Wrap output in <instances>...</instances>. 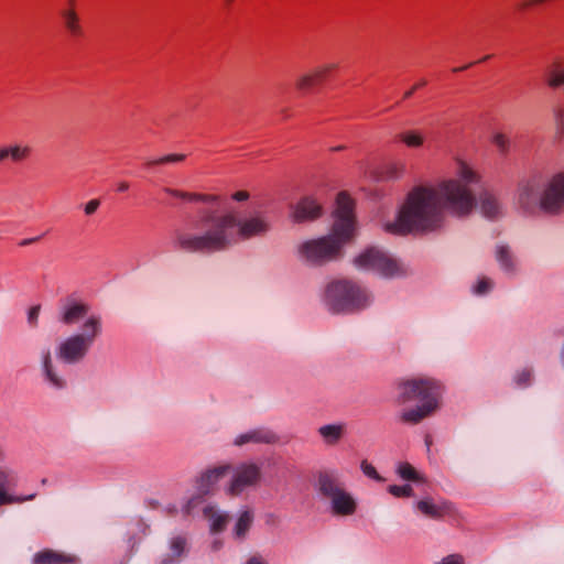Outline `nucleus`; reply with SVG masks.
Segmentation results:
<instances>
[{"label":"nucleus","mask_w":564,"mask_h":564,"mask_svg":"<svg viewBox=\"0 0 564 564\" xmlns=\"http://www.w3.org/2000/svg\"><path fill=\"white\" fill-rule=\"evenodd\" d=\"M481 180L478 170L457 159L454 177L442 178L434 185L414 186L408 193L397 219L383 225L384 230L393 235L435 230L443 224L445 210L457 217L468 216L477 206L473 186L479 185ZM478 204L481 215L488 219L503 215L502 204L491 191H482Z\"/></svg>","instance_id":"f257e3e1"},{"label":"nucleus","mask_w":564,"mask_h":564,"mask_svg":"<svg viewBox=\"0 0 564 564\" xmlns=\"http://www.w3.org/2000/svg\"><path fill=\"white\" fill-rule=\"evenodd\" d=\"M164 192L188 203H203L197 208L191 224L204 231L193 232L188 228H178L173 235L174 248L188 253H213L226 250L242 239L262 235L269 224L261 216L241 220L232 209H220L221 196L196 192H186L166 187Z\"/></svg>","instance_id":"f03ea898"},{"label":"nucleus","mask_w":564,"mask_h":564,"mask_svg":"<svg viewBox=\"0 0 564 564\" xmlns=\"http://www.w3.org/2000/svg\"><path fill=\"white\" fill-rule=\"evenodd\" d=\"M334 224L328 236L307 240L299 246L300 258L314 265L338 259L341 248L356 231L355 202L346 192L337 195Z\"/></svg>","instance_id":"7ed1b4c3"},{"label":"nucleus","mask_w":564,"mask_h":564,"mask_svg":"<svg viewBox=\"0 0 564 564\" xmlns=\"http://www.w3.org/2000/svg\"><path fill=\"white\" fill-rule=\"evenodd\" d=\"M517 204L527 214H561L564 210V172L553 174L545 182L536 176L521 182Z\"/></svg>","instance_id":"20e7f679"},{"label":"nucleus","mask_w":564,"mask_h":564,"mask_svg":"<svg viewBox=\"0 0 564 564\" xmlns=\"http://www.w3.org/2000/svg\"><path fill=\"white\" fill-rule=\"evenodd\" d=\"M397 402L405 404L419 401L420 405L402 411L400 419L408 424H417L432 415L440 406L442 395L441 384L431 378H413L397 386Z\"/></svg>","instance_id":"39448f33"},{"label":"nucleus","mask_w":564,"mask_h":564,"mask_svg":"<svg viewBox=\"0 0 564 564\" xmlns=\"http://www.w3.org/2000/svg\"><path fill=\"white\" fill-rule=\"evenodd\" d=\"M326 303L334 313L351 312L369 304L368 293L349 281H336L326 289Z\"/></svg>","instance_id":"423d86ee"},{"label":"nucleus","mask_w":564,"mask_h":564,"mask_svg":"<svg viewBox=\"0 0 564 564\" xmlns=\"http://www.w3.org/2000/svg\"><path fill=\"white\" fill-rule=\"evenodd\" d=\"M100 333L101 318L96 315L89 316L83 325L82 334L73 335L59 345L58 358L67 364H75L82 360Z\"/></svg>","instance_id":"0eeeda50"},{"label":"nucleus","mask_w":564,"mask_h":564,"mask_svg":"<svg viewBox=\"0 0 564 564\" xmlns=\"http://www.w3.org/2000/svg\"><path fill=\"white\" fill-rule=\"evenodd\" d=\"M354 263L357 268L373 270L384 276H393L400 271L399 263L377 248L367 249L355 258Z\"/></svg>","instance_id":"6e6552de"},{"label":"nucleus","mask_w":564,"mask_h":564,"mask_svg":"<svg viewBox=\"0 0 564 564\" xmlns=\"http://www.w3.org/2000/svg\"><path fill=\"white\" fill-rule=\"evenodd\" d=\"M231 467L229 465H223L215 467L213 469L207 470L197 480H196V490L197 496L192 497L186 506L184 507V512L186 514H189L191 511L200 503V499L213 492L216 488V485L219 482L220 479H223L229 471Z\"/></svg>","instance_id":"1a4fd4ad"},{"label":"nucleus","mask_w":564,"mask_h":564,"mask_svg":"<svg viewBox=\"0 0 564 564\" xmlns=\"http://www.w3.org/2000/svg\"><path fill=\"white\" fill-rule=\"evenodd\" d=\"M260 478V469L254 464H243L239 466L228 487V494L237 496L241 494L247 487L257 484Z\"/></svg>","instance_id":"9d476101"},{"label":"nucleus","mask_w":564,"mask_h":564,"mask_svg":"<svg viewBox=\"0 0 564 564\" xmlns=\"http://www.w3.org/2000/svg\"><path fill=\"white\" fill-rule=\"evenodd\" d=\"M416 509L422 514L431 519H443L445 517H454L456 514L455 506L445 499L437 501L432 498H425L416 502Z\"/></svg>","instance_id":"9b49d317"},{"label":"nucleus","mask_w":564,"mask_h":564,"mask_svg":"<svg viewBox=\"0 0 564 564\" xmlns=\"http://www.w3.org/2000/svg\"><path fill=\"white\" fill-rule=\"evenodd\" d=\"M323 207L313 196L302 197L292 207V219L295 223L313 221L322 215Z\"/></svg>","instance_id":"f8f14e48"},{"label":"nucleus","mask_w":564,"mask_h":564,"mask_svg":"<svg viewBox=\"0 0 564 564\" xmlns=\"http://www.w3.org/2000/svg\"><path fill=\"white\" fill-rule=\"evenodd\" d=\"M32 149L26 144L12 143L0 147V164L8 161L21 163L31 156Z\"/></svg>","instance_id":"ddd939ff"},{"label":"nucleus","mask_w":564,"mask_h":564,"mask_svg":"<svg viewBox=\"0 0 564 564\" xmlns=\"http://www.w3.org/2000/svg\"><path fill=\"white\" fill-rule=\"evenodd\" d=\"M59 14L63 26L70 37L80 39L84 36L85 31L82 24V19L76 10L62 9Z\"/></svg>","instance_id":"4468645a"},{"label":"nucleus","mask_w":564,"mask_h":564,"mask_svg":"<svg viewBox=\"0 0 564 564\" xmlns=\"http://www.w3.org/2000/svg\"><path fill=\"white\" fill-rule=\"evenodd\" d=\"M88 311L89 306L86 303L69 300L62 308L61 322L66 325L74 324L82 319Z\"/></svg>","instance_id":"2eb2a0df"},{"label":"nucleus","mask_w":564,"mask_h":564,"mask_svg":"<svg viewBox=\"0 0 564 564\" xmlns=\"http://www.w3.org/2000/svg\"><path fill=\"white\" fill-rule=\"evenodd\" d=\"M78 557L53 550H44L34 555L33 564H78Z\"/></svg>","instance_id":"dca6fc26"},{"label":"nucleus","mask_w":564,"mask_h":564,"mask_svg":"<svg viewBox=\"0 0 564 564\" xmlns=\"http://www.w3.org/2000/svg\"><path fill=\"white\" fill-rule=\"evenodd\" d=\"M332 508L335 514L350 516L356 511L355 499L344 489L330 498Z\"/></svg>","instance_id":"f3484780"},{"label":"nucleus","mask_w":564,"mask_h":564,"mask_svg":"<svg viewBox=\"0 0 564 564\" xmlns=\"http://www.w3.org/2000/svg\"><path fill=\"white\" fill-rule=\"evenodd\" d=\"M14 486V477L10 473L0 471V506L8 503H20L26 500H32L33 495L28 497H14L7 494V489Z\"/></svg>","instance_id":"a211bd4d"},{"label":"nucleus","mask_w":564,"mask_h":564,"mask_svg":"<svg viewBox=\"0 0 564 564\" xmlns=\"http://www.w3.org/2000/svg\"><path fill=\"white\" fill-rule=\"evenodd\" d=\"M318 487L319 491L328 498L334 497L337 492L343 490L337 476L334 473L327 470L319 473Z\"/></svg>","instance_id":"6ab92c4d"},{"label":"nucleus","mask_w":564,"mask_h":564,"mask_svg":"<svg viewBox=\"0 0 564 564\" xmlns=\"http://www.w3.org/2000/svg\"><path fill=\"white\" fill-rule=\"evenodd\" d=\"M276 440H278V437L273 432H271L269 430L261 429V430H254V431H250L248 433L239 435L236 438L235 444L243 445L249 442L270 444V443L276 442Z\"/></svg>","instance_id":"aec40b11"},{"label":"nucleus","mask_w":564,"mask_h":564,"mask_svg":"<svg viewBox=\"0 0 564 564\" xmlns=\"http://www.w3.org/2000/svg\"><path fill=\"white\" fill-rule=\"evenodd\" d=\"M321 85L318 78L316 77L314 70L312 69L308 73L301 75L295 82V89L302 94L311 93L315 87Z\"/></svg>","instance_id":"412c9836"},{"label":"nucleus","mask_w":564,"mask_h":564,"mask_svg":"<svg viewBox=\"0 0 564 564\" xmlns=\"http://www.w3.org/2000/svg\"><path fill=\"white\" fill-rule=\"evenodd\" d=\"M405 172V164L402 162H389L380 169L379 177L384 181L400 178Z\"/></svg>","instance_id":"4be33fe9"},{"label":"nucleus","mask_w":564,"mask_h":564,"mask_svg":"<svg viewBox=\"0 0 564 564\" xmlns=\"http://www.w3.org/2000/svg\"><path fill=\"white\" fill-rule=\"evenodd\" d=\"M496 257L502 270L506 272H513L516 264L513 257L507 246H498Z\"/></svg>","instance_id":"5701e85b"},{"label":"nucleus","mask_w":564,"mask_h":564,"mask_svg":"<svg viewBox=\"0 0 564 564\" xmlns=\"http://www.w3.org/2000/svg\"><path fill=\"white\" fill-rule=\"evenodd\" d=\"M205 517L212 519V531L214 533L220 532L225 529L228 522V514H217L216 510L212 507H206L204 509Z\"/></svg>","instance_id":"b1692460"},{"label":"nucleus","mask_w":564,"mask_h":564,"mask_svg":"<svg viewBox=\"0 0 564 564\" xmlns=\"http://www.w3.org/2000/svg\"><path fill=\"white\" fill-rule=\"evenodd\" d=\"M343 425H324L319 427V434L324 438V441L328 444L337 443L343 435Z\"/></svg>","instance_id":"393cba45"},{"label":"nucleus","mask_w":564,"mask_h":564,"mask_svg":"<svg viewBox=\"0 0 564 564\" xmlns=\"http://www.w3.org/2000/svg\"><path fill=\"white\" fill-rule=\"evenodd\" d=\"M43 367L46 379L56 388H63L65 382L63 379L56 376L53 371L52 362H51V354L50 351H45L43 355Z\"/></svg>","instance_id":"a878e982"},{"label":"nucleus","mask_w":564,"mask_h":564,"mask_svg":"<svg viewBox=\"0 0 564 564\" xmlns=\"http://www.w3.org/2000/svg\"><path fill=\"white\" fill-rule=\"evenodd\" d=\"M252 521H253V514L251 511L249 510H245L237 523H236V528H235V534L236 536L238 538H243L245 534L248 532V530L250 529L251 524H252Z\"/></svg>","instance_id":"bb28decb"},{"label":"nucleus","mask_w":564,"mask_h":564,"mask_svg":"<svg viewBox=\"0 0 564 564\" xmlns=\"http://www.w3.org/2000/svg\"><path fill=\"white\" fill-rule=\"evenodd\" d=\"M398 138L409 148H419L424 143V137L413 130L401 132Z\"/></svg>","instance_id":"cd10ccee"},{"label":"nucleus","mask_w":564,"mask_h":564,"mask_svg":"<svg viewBox=\"0 0 564 564\" xmlns=\"http://www.w3.org/2000/svg\"><path fill=\"white\" fill-rule=\"evenodd\" d=\"M338 68V63L329 62L313 68L319 83L323 84Z\"/></svg>","instance_id":"c85d7f7f"},{"label":"nucleus","mask_w":564,"mask_h":564,"mask_svg":"<svg viewBox=\"0 0 564 564\" xmlns=\"http://www.w3.org/2000/svg\"><path fill=\"white\" fill-rule=\"evenodd\" d=\"M398 474L405 480L420 481L421 478L415 468L409 463H402L398 467Z\"/></svg>","instance_id":"c756f323"},{"label":"nucleus","mask_w":564,"mask_h":564,"mask_svg":"<svg viewBox=\"0 0 564 564\" xmlns=\"http://www.w3.org/2000/svg\"><path fill=\"white\" fill-rule=\"evenodd\" d=\"M185 546H186V540L183 536H175L171 541V551L173 552V554L176 558L180 557L184 553Z\"/></svg>","instance_id":"7c9ffc66"},{"label":"nucleus","mask_w":564,"mask_h":564,"mask_svg":"<svg viewBox=\"0 0 564 564\" xmlns=\"http://www.w3.org/2000/svg\"><path fill=\"white\" fill-rule=\"evenodd\" d=\"M492 142L501 153H507L509 150V139L503 133H496L492 137Z\"/></svg>","instance_id":"2f4dec72"},{"label":"nucleus","mask_w":564,"mask_h":564,"mask_svg":"<svg viewBox=\"0 0 564 564\" xmlns=\"http://www.w3.org/2000/svg\"><path fill=\"white\" fill-rule=\"evenodd\" d=\"M389 492L395 497H410L413 492V489L410 485H403V486L392 485V486H389Z\"/></svg>","instance_id":"473e14b6"},{"label":"nucleus","mask_w":564,"mask_h":564,"mask_svg":"<svg viewBox=\"0 0 564 564\" xmlns=\"http://www.w3.org/2000/svg\"><path fill=\"white\" fill-rule=\"evenodd\" d=\"M185 154H167V155H164L153 162H151L150 164H167V163H176V162H182L185 160Z\"/></svg>","instance_id":"72a5a7b5"},{"label":"nucleus","mask_w":564,"mask_h":564,"mask_svg":"<svg viewBox=\"0 0 564 564\" xmlns=\"http://www.w3.org/2000/svg\"><path fill=\"white\" fill-rule=\"evenodd\" d=\"M492 286V281L488 278H481L474 288V293L482 295L487 293Z\"/></svg>","instance_id":"f704fd0d"},{"label":"nucleus","mask_w":564,"mask_h":564,"mask_svg":"<svg viewBox=\"0 0 564 564\" xmlns=\"http://www.w3.org/2000/svg\"><path fill=\"white\" fill-rule=\"evenodd\" d=\"M532 379V371L529 369H523L520 373L516 377V382L520 387L528 386L531 382Z\"/></svg>","instance_id":"c9c22d12"},{"label":"nucleus","mask_w":564,"mask_h":564,"mask_svg":"<svg viewBox=\"0 0 564 564\" xmlns=\"http://www.w3.org/2000/svg\"><path fill=\"white\" fill-rule=\"evenodd\" d=\"M361 469L364 474L375 480H381V477L378 475L376 468L369 464L367 460L361 463Z\"/></svg>","instance_id":"e433bc0d"},{"label":"nucleus","mask_w":564,"mask_h":564,"mask_svg":"<svg viewBox=\"0 0 564 564\" xmlns=\"http://www.w3.org/2000/svg\"><path fill=\"white\" fill-rule=\"evenodd\" d=\"M436 564H464V557L460 554H449Z\"/></svg>","instance_id":"4c0bfd02"},{"label":"nucleus","mask_w":564,"mask_h":564,"mask_svg":"<svg viewBox=\"0 0 564 564\" xmlns=\"http://www.w3.org/2000/svg\"><path fill=\"white\" fill-rule=\"evenodd\" d=\"M41 306L34 305L29 310L28 313V321L31 325L35 326L37 323L39 314H40Z\"/></svg>","instance_id":"58836bf2"},{"label":"nucleus","mask_w":564,"mask_h":564,"mask_svg":"<svg viewBox=\"0 0 564 564\" xmlns=\"http://www.w3.org/2000/svg\"><path fill=\"white\" fill-rule=\"evenodd\" d=\"M100 203L98 199H91L85 205V214L93 215L99 207Z\"/></svg>","instance_id":"ea45409f"},{"label":"nucleus","mask_w":564,"mask_h":564,"mask_svg":"<svg viewBox=\"0 0 564 564\" xmlns=\"http://www.w3.org/2000/svg\"><path fill=\"white\" fill-rule=\"evenodd\" d=\"M231 198L237 202H243L249 198V193L247 191H238L232 194Z\"/></svg>","instance_id":"a19ab883"},{"label":"nucleus","mask_w":564,"mask_h":564,"mask_svg":"<svg viewBox=\"0 0 564 564\" xmlns=\"http://www.w3.org/2000/svg\"><path fill=\"white\" fill-rule=\"evenodd\" d=\"M557 127L564 133V111L560 110L556 115Z\"/></svg>","instance_id":"79ce46f5"},{"label":"nucleus","mask_w":564,"mask_h":564,"mask_svg":"<svg viewBox=\"0 0 564 564\" xmlns=\"http://www.w3.org/2000/svg\"><path fill=\"white\" fill-rule=\"evenodd\" d=\"M129 189V183L127 182H120L117 186L118 192H126Z\"/></svg>","instance_id":"37998d69"},{"label":"nucleus","mask_w":564,"mask_h":564,"mask_svg":"<svg viewBox=\"0 0 564 564\" xmlns=\"http://www.w3.org/2000/svg\"><path fill=\"white\" fill-rule=\"evenodd\" d=\"M247 564H265L261 557L253 556L251 557Z\"/></svg>","instance_id":"c03bdc74"},{"label":"nucleus","mask_w":564,"mask_h":564,"mask_svg":"<svg viewBox=\"0 0 564 564\" xmlns=\"http://www.w3.org/2000/svg\"><path fill=\"white\" fill-rule=\"evenodd\" d=\"M77 0H67V7L65 9L76 10Z\"/></svg>","instance_id":"a18cd8bd"},{"label":"nucleus","mask_w":564,"mask_h":564,"mask_svg":"<svg viewBox=\"0 0 564 564\" xmlns=\"http://www.w3.org/2000/svg\"><path fill=\"white\" fill-rule=\"evenodd\" d=\"M416 91V87H412L411 89H409L408 91L404 93V96L403 98L404 99H409L410 97H412V95Z\"/></svg>","instance_id":"49530a36"},{"label":"nucleus","mask_w":564,"mask_h":564,"mask_svg":"<svg viewBox=\"0 0 564 564\" xmlns=\"http://www.w3.org/2000/svg\"><path fill=\"white\" fill-rule=\"evenodd\" d=\"M427 85V80L426 79H421L419 80L413 87H416V90L426 86Z\"/></svg>","instance_id":"de8ad7c7"},{"label":"nucleus","mask_w":564,"mask_h":564,"mask_svg":"<svg viewBox=\"0 0 564 564\" xmlns=\"http://www.w3.org/2000/svg\"><path fill=\"white\" fill-rule=\"evenodd\" d=\"M473 64H474V63H470V64L465 65V66H463V67L454 68L453 70H454V72H460V70L467 69V68H468L469 66H471Z\"/></svg>","instance_id":"09e8293b"},{"label":"nucleus","mask_w":564,"mask_h":564,"mask_svg":"<svg viewBox=\"0 0 564 564\" xmlns=\"http://www.w3.org/2000/svg\"><path fill=\"white\" fill-rule=\"evenodd\" d=\"M220 546H221V542H220V541H215V542L213 543V549H214V550H219V549H220Z\"/></svg>","instance_id":"8fccbe9b"},{"label":"nucleus","mask_w":564,"mask_h":564,"mask_svg":"<svg viewBox=\"0 0 564 564\" xmlns=\"http://www.w3.org/2000/svg\"><path fill=\"white\" fill-rule=\"evenodd\" d=\"M488 58H490V55L485 56V57H484V58H481L479 62L487 61Z\"/></svg>","instance_id":"3c124183"},{"label":"nucleus","mask_w":564,"mask_h":564,"mask_svg":"<svg viewBox=\"0 0 564 564\" xmlns=\"http://www.w3.org/2000/svg\"><path fill=\"white\" fill-rule=\"evenodd\" d=\"M232 1H234V0H226V2H227L228 4H230Z\"/></svg>","instance_id":"603ef678"}]
</instances>
